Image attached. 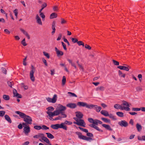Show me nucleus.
I'll return each instance as SVG.
<instances>
[{"label":"nucleus","instance_id":"obj_1","mask_svg":"<svg viewBox=\"0 0 145 145\" xmlns=\"http://www.w3.org/2000/svg\"><path fill=\"white\" fill-rule=\"evenodd\" d=\"M77 105L80 106L86 107V108L89 109H94L97 112H99L101 109V107L98 106L96 105L92 104H88L86 103L83 102H78Z\"/></svg>","mask_w":145,"mask_h":145},{"label":"nucleus","instance_id":"obj_2","mask_svg":"<svg viewBox=\"0 0 145 145\" xmlns=\"http://www.w3.org/2000/svg\"><path fill=\"white\" fill-rule=\"evenodd\" d=\"M15 113L19 115L21 118H23L24 121L27 124H32V118L30 116L19 111H16Z\"/></svg>","mask_w":145,"mask_h":145},{"label":"nucleus","instance_id":"obj_3","mask_svg":"<svg viewBox=\"0 0 145 145\" xmlns=\"http://www.w3.org/2000/svg\"><path fill=\"white\" fill-rule=\"evenodd\" d=\"M33 137L34 138H40L41 139H39V140L41 142L42 141V140L45 142L47 144H49V140L46 137L44 136V134L42 133H39L38 134L34 135Z\"/></svg>","mask_w":145,"mask_h":145},{"label":"nucleus","instance_id":"obj_4","mask_svg":"<svg viewBox=\"0 0 145 145\" xmlns=\"http://www.w3.org/2000/svg\"><path fill=\"white\" fill-rule=\"evenodd\" d=\"M66 107L63 106L61 105H59L57 107L56 110L54 111V114L55 115H58L60 113H62L66 109Z\"/></svg>","mask_w":145,"mask_h":145},{"label":"nucleus","instance_id":"obj_5","mask_svg":"<svg viewBox=\"0 0 145 145\" xmlns=\"http://www.w3.org/2000/svg\"><path fill=\"white\" fill-rule=\"evenodd\" d=\"M51 127L54 129H58V128H62L65 130H67V127L64 125V123H61V124H56L52 125Z\"/></svg>","mask_w":145,"mask_h":145},{"label":"nucleus","instance_id":"obj_6","mask_svg":"<svg viewBox=\"0 0 145 145\" xmlns=\"http://www.w3.org/2000/svg\"><path fill=\"white\" fill-rule=\"evenodd\" d=\"M122 103L121 104V110H125L126 111H129L130 110L129 105L127 101H122Z\"/></svg>","mask_w":145,"mask_h":145},{"label":"nucleus","instance_id":"obj_7","mask_svg":"<svg viewBox=\"0 0 145 145\" xmlns=\"http://www.w3.org/2000/svg\"><path fill=\"white\" fill-rule=\"evenodd\" d=\"M57 99V95L56 94H54L52 98L50 97H47L46 98V99L48 102L54 103L56 102Z\"/></svg>","mask_w":145,"mask_h":145},{"label":"nucleus","instance_id":"obj_8","mask_svg":"<svg viewBox=\"0 0 145 145\" xmlns=\"http://www.w3.org/2000/svg\"><path fill=\"white\" fill-rule=\"evenodd\" d=\"M118 124L121 127H127L128 125V123L125 121L124 120H122L119 121Z\"/></svg>","mask_w":145,"mask_h":145},{"label":"nucleus","instance_id":"obj_9","mask_svg":"<svg viewBox=\"0 0 145 145\" xmlns=\"http://www.w3.org/2000/svg\"><path fill=\"white\" fill-rule=\"evenodd\" d=\"M118 68L121 70H125L126 71H128L129 69L131 68V67L128 65H127V66H119L118 67Z\"/></svg>","mask_w":145,"mask_h":145},{"label":"nucleus","instance_id":"obj_10","mask_svg":"<svg viewBox=\"0 0 145 145\" xmlns=\"http://www.w3.org/2000/svg\"><path fill=\"white\" fill-rule=\"evenodd\" d=\"M24 132L25 135H28L29 133L30 132V128L29 126H27L24 128Z\"/></svg>","mask_w":145,"mask_h":145},{"label":"nucleus","instance_id":"obj_11","mask_svg":"<svg viewBox=\"0 0 145 145\" xmlns=\"http://www.w3.org/2000/svg\"><path fill=\"white\" fill-rule=\"evenodd\" d=\"M35 19L36 20V22L39 24L42 25V22L41 20V19L39 17V14H37L36 15Z\"/></svg>","mask_w":145,"mask_h":145},{"label":"nucleus","instance_id":"obj_12","mask_svg":"<svg viewBox=\"0 0 145 145\" xmlns=\"http://www.w3.org/2000/svg\"><path fill=\"white\" fill-rule=\"evenodd\" d=\"M77 122L78 125L82 126L84 127H85L86 124L83 120L79 119Z\"/></svg>","mask_w":145,"mask_h":145},{"label":"nucleus","instance_id":"obj_13","mask_svg":"<svg viewBox=\"0 0 145 145\" xmlns=\"http://www.w3.org/2000/svg\"><path fill=\"white\" fill-rule=\"evenodd\" d=\"M34 72L33 71H31L29 74L30 79L32 82H34L35 81V77L34 76Z\"/></svg>","mask_w":145,"mask_h":145},{"label":"nucleus","instance_id":"obj_14","mask_svg":"<svg viewBox=\"0 0 145 145\" xmlns=\"http://www.w3.org/2000/svg\"><path fill=\"white\" fill-rule=\"evenodd\" d=\"M13 92L14 95V97H15L19 98H22V96L17 92V91L15 89L13 90Z\"/></svg>","mask_w":145,"mask_h":145},{"label":"nucleus","instance_id":"obj_15","mask_svg":"<svg viewBox=\"0 0 145 145\" xmlns=\"http://www.w3.org/2000/svg\"><path fill=\"white\" fill-rule=\"evenodd\" d=\"M54 113V112H53V113H50L48 112H47V114H48L49 116V119L51 120H54V119L52 118V117L54 116H57V115H55Z\"/></svg>","mask_w":145,"mask_h":145},{"label":"nucleus","instance_id":"obj_16","mask_svg":"<svg viewBox=\"0 0 145 145\" xmlns=\"http://www.w3.org/2000/svg\"><path fill=\"white\" fill-rule=\"evenodd\" d=\"M89 126L91 127L94 128V129L97 130V131L99 132H103V131L102 130L100 129L97 126L94 124H90L89 125Z\"/></svg>","mask_w":145,"mask_h":145},{"label":"nucleus","instance_id":"obj_17","mask_svg":"<svg viewBox=\"0 0 145 145\" xmlns=\"http://www.w3.org/2000/svg\"><path fill=\"white\" fill-rule=\"evenodd\" d=\"M20 30L27 37L28 39H30V37L28 33L23 29H20Z\"/></svg>","mask_w":145,"mask_h":145},{"label":"nucleus","instance_id":"obj_18","mask_svg":"<svg viewBox=\"0 0 145 145\" xmlns=\"http://www.w3.org/2000/svg\"><path fill=\"white\" fill-rule=\"evenodd\" d=\"M66 106L71 108H75L76 107V105L74 103H70L68 104Z\"/></svg>","mask_w":145,"mask_h":145},{"label":"nucleus","instance_id":"obj_19","mask_svg":"<svg viewBox=\"0 0 145 145\" xmlns=\"http://www.w3.org/2000/svg\"><path fill=\"white\" fill-rule=\"evenodd\" d=\"M76 117L79 119L81 118L83 116V114L80 112H76Z\"/></svg>","mask_w":145,"mask_h":145},{"label":"nucleus","instance_id":"obj_20","mask_svg":"<svg viewBox=\"0 0 145 145\" xmlns=\"http://www.w3.org/2000/svg\"><path fill=\"white\" fill-rule=\"evenodd\" d=\"M102 125L107 130L110 131L112 130V129L108 125L103 124H102Z\"/></svg>","mask_w":145,"mask_h":145},{"label":"nucleus","instance_id":"obj_21","mask_svg":"<svg viewBox=\"0 0 145 145\" xmlns=\"http://www.w3.org/2000/svg\"><path fill=\"white\" fill-rule=\"evenodd\" d=\"M101 113L105 116H109L108 112L106 110H102L101 111Z\"/></svg>","mask_w":145,"mask_h":145},{"label":"nucleus","instance_id":"obj_22","mask_svg":"<svg viewBox=\"0 0 145 145\" xmlns=\"http://www.w3.org/2000/svg\"><path fill=\"white\" fill-rule=\"evenodd\" d=\"M55 22H53L52 23V34L53 35L55 32Z\"/></svg>","mask_w":145,"mask_h":145},{"label":"nucleus","instance_id":"obj_23","mask_svg":"<svg viewBox=\"0 0 145 145\" xmlns=\"http://www.w3.org/2000/svg\"><path fill=\"white\" fill-rule=\"evenodd\" d=\"M136 127L138 131L140 132L141 131L142 129V126L140 125L137 123L136 125Z\"/></svg>","mask_w":145,"mask_h":145},{"label":"nucleus","instance_id":"obj_24","mask_svg":"<svg viewBox=\"0 0 145 145\" xmlns=\"http://www.w3.org/2000/svg\"><path fill=\"white\" fill-rule=\"evenodd\" d=\"M5 119L9 123H11L12 122V121L9 117L7 115H5L4 116Z\"/></svg>","mask_w":145,"mask_h":145},{"label":"nucleus","instance_id":"obj_25","mask_svg":"<svg viewBox=\"0 0 145 145\" xmlns=\"http://www.w3.org/2000/svg\"><path fill=\"white\" fill-rule=\"evenodd\" d=\"M102 122L101 121L97 119H95L94 120V123L93 124L98 125V124H102Z\"/></svg>","mask_w":145,"mask_h":145},{"label":"nucleus","instance_id":"obj_26","mask_svg":"<svg viewBox=\"0 0 145 145\" xmlns=\"http://www.w3.org/2000/svg\"><path fill=\"white\" fill-rule=\"evenodd\" d=\"M105 88L104 86H101L97 87L96 89V90L97 91H104L105 90Z\"/></svg>","mask_w":145,"mask_h":145},{"label":"nucleus","instance_id":"obj_27","mask_svg":"<svg viewBox=\"0 0 145 145\" xmlns=\"http://www.w3.org/2000/svg\"><path fill=\"white\" fill-rule=\"evenodd\" d=\"M46 109L48 110V111L46 112L47 114L48 112L50 113H53V112H51L54 110V108L52 106H50L47 108Z\"/></svg>","mask_w":145,"mask_h":145},{"label":"nucleus","instance_id":"obj_28","mask_svg":"<svg viewBox=\"0 0 145 145\" xmlns=\"http://www.w3.org/2000/svg\"><path fill=\"white\" fill-rule=\"evenodd\" d=\"M76 134L78 136L79 138L80 139H82L83 137H84V136L82 135V133L79 132H76Z\"/></svg>","mask_w":145,"mask_h":145},{"label":"nucleus","instance_id":"obj_29","mask_svg":"<svg viewBox=\"0 0 145 145\" xmlns=\"http://www.w3.org/2000/svg\"><path fill=\"white\" fill-rule=\"evenodd\" d=\"M57 16V14L55 13H53L51 14L50 16V19H53L55 18H56Z\"/></svg>","mask_w":145,"mask_h":145},{"label":"nucleus","instance_id":"obj_30","mask_svg":"<svg viewBox=\"0 0 145 145\" xmlns=\"http://www.w3.org/2000/svg\"><path fill=\"white\" fill-rule=\"evenodd\" d=\"M114 107L116 109H120L121 110V105L119 104H115L114 105Z\"/></svg>","mask_w":145,"mask_h":145},{"label":"nucleus","instance_id":"obj_31","mask_svg":"<svg viewBox=\"0 0 145 145\" xmlns=\"http://www.w3.org/2000/svg\"><path fill=\"white\" fill-rule=\"evenodd\" d=\"M66 82V78L65 76L63 77L62 79V85L64 86Z\"/></svg>","mask_w":145,"mask_h":145},{"label":"nucleus","instance_id":"obj_32","mask_svg":"<svg viewBox=\"0 0 145 145\" xmlns=\"http://www.w3.org/2000/svg\"><path fill=\"white\" fill-rule=\"evenodd\" d=\"M46 134L47 135V137L49 138L53 139L54 138V136L50 133H47Z\"/></svg>","mask_w":145,"mask_h":145},{"label":"nucleus","instance_id":"obj_33","mask_svg":"<svg viewBox=\"0 0 145 145\" xmlns=\"http://www.w3.org/2000/svg\"><path fill=\"white\" fill-rule=\"evenodd\" d=\"M101 119L105 123H110V120L107 118H101Z\"/></svg>","mask_w":145,"mask_h":145},{"label":"nucleus","instance_id":"obj_34","mask_svg":"<svg viewBox=\"0 0 145 145\" xmlns=\"http://www.w3.org/2000/svg\"><path fill=\"white\" fill-rule=\"evenodd\" d=\"M82 139L89 141H91V140H92V139L90 137H87L86 136H84V137H83Z\"/></svg>","mask_w":145,"mask_h":145},{"label":"nucleus","instance_id":"obj_35","mask_svg":"<svg viewBox=\"0 0 145 145\" xmlns=\"http://www.w3.org/2000/svg\"><path fill=\"white\" fill-rule=\"evenodd\" d=\"M118 73L119 76L121 77L125 78V74H123L119 70L118 71Z\"/></svg>","mask_w":145,"mask_h":145},{"label":"nucleus","instance_id":"obj_36","mask_svg":"<svg viewBox=\"0 0 145 145\" xmlns=\"http://www.w3.org/2000/svg\"><path fill=\"white\" fill-rule=\"evenodd\" d=\"M138 139L139 140L145 141V136H143L142 137L138 136Z\"/></svg>","mask_w":145,"mask_h":145},{"label":"nucleus","instance_id":"obj_37","mask_svg":"<svg viewBox=\"0 0 145 145\" xmlns=\"http://www.w3.org/2000/svg\"><path fill=\"white\" fill-rule=\"evenodd\" d=\"M116 114L118 116L120 117H122L123 116V113L121 112H117L116 113Z\"/></svg>","mask_w":145,"mask_h":145},{"label":"nucleus","instance_id":"obj_38","mask_svg":"<svg viewBox=\"0 0 145 145\" xmlns=\"http://www.w3.org/2000/svg\"><path fill=\"white\" fill-rule=\"evenodd\" d=\"M3 98L4 99L6 100H9L10 99L8 95H3Z\"/></svg>","mask_w":145,"mask_h":145},{"label":"nucleus","instance_id":"obj_39","mask_svg":"<svg viewBox=\"0 0 145 145\" xmlns=\"http://www.w3.org/2000/svg\"><path fill=\"white\" fill-rule=\"evenodd\" d=\"M56 54L57 55V56H62L63 54V52L59 50L58 51L57 53Z\"/></svg>","mask_w":145,"mask_h":145},{"label":"nucleus","instance_id":"obj_40","mask_svg":"<svg viewBox=\"0 0 145 145\" xmlns=\"http://www.w3.org/2000/svg\"><path fill=\"white\" fill-rule=\"evenodd\" d=\"M61 24L63 25L64 24H66L67 21L64 19L63 18H61Z\"/></svg>","mask_w":145,"mask_h":145},{"label":"nucleus","instance_id":"obj_41","mask_svg":"<svg viewBox=\"0 0 145 145\" xmlns=\"http://www.w3.org/2000/svg\"><path fill=\"white\" fill-rule=\"evenodd\" d=\"M136 89L137 91H141L142 90V89L141 86H138L136 87Z\"/></svg>","mask_w":145,"mask_h":145},{"label":"nucleus","instance_id":"obj_42","mask_svg":"<svg viewBox=\"0 0 145 145\" xmlns=\"http://www.w3.org/2000/svg\"><path fill=\"white\" fill-rule=\"evenodd\" d=\"M40 14H39V15L41 17V18H42V20H44V19L45 18V15H44V14L42 12V13H39Z\"/></svg>","mask_w":145,"mask_h":145},{"label":"nucleus","instance_id":"obj_43","mask_svg":"<svg viewBox=\"0 0 145 145\" xmlns=\"http://www.w3.org/2000/svg\"><path fill=\"white\" fill-rule=\"evenodd\" d=\"M68 93L69 94H70V96H73L75 97H77V95L74 93L70 92H69Z\"/></svg>","mask_w":145,"mask_h":145},{"label":"nucleus","instance_id":"obj_44","mask_svg":"<svg viewBox=\"0 0 145 145\" xmlns=\"http://www.w3.org/2000/svg\"><path fill=\"white\" fill-rule=\"evenodd\" d=\"M71 39L72 40V42L74 43L77 42L78 41L77 39L75 38L71 37Z\"/></svg>","mask_w":145,"mask_h":145},{"label":"nucleus","instance_id":"obj_45","mask_svg":"<svg viewBox=\"0 0 145 145\" xmlns=\"http://www.w3.org/2000/svg\"><path fill=\"white\" fill-rule=\"evenodd\" d=\"M43 54L46 57L48 58L49 59L50 58V55L48 53L45 52H43Z\"/></svg>","mask_w":145,"mask_h":145},{"label":"nucleus","instance_id":"obj_46","mask_svg":"<svg viewBox=\"0 0 145 145\" xmlns=\"http://www.w3.org/2000/svg\"><path fill=\"white\" fill-rule=\"evenodd\" d=\"M7 84L8 86L10 88H12V85L14 83L13 82L8 81L7 82Z\"/></svg>","mask_w":145,"mask_h":145},{"label":"nucleus","instance_id":"obj_47","mask_svg":"<svg viewBox=\"0 0 145 145\" xmlns=\"http://www.w3.org/2000/svg\"><path fill=\"white\" fill-rule=\"evenodd\" d=\"M42 129L43 130H46L47 129H49V128L46 126L45 125H43L41 127Z\"/></svg>","mask_w":145,"mask_h":145},{"label":"nucleus","instance_id":"obj_48","mask_svg":"<svg viewBox=\"0 0 145 145\" xmlns=\"http://www.w3.org/2000/svg\"><path fill=\"white\" fill-rule=\"evenodd\" d=\"M13 12L14 13L15 15L16 16V18H17L18 14V10L16 9L14 10Z\"/></svg>","mask_w":145,"mask_h":145},{"label":"nucleus","instance_id":"obj_49","mask_svg":"<svg viewBox=\"0 0 145 145\" xmlns=\"http://www.w3.org/2000/svg\"><path fill=\"white\" fill-rule=\"evenodd\" d=\"M64 123V125L65 124H66L68 125H70L72 124V122L70 121H69L67 120L65 121L64 123Z\"/></svg>","mask_w":145,"mask_h":145},{"label":"nucleus","instance_id":"obj_50","mask_svg":"<svg viewBox=\"0 0 145 145\" xmlns=\"http://www.w3.org/2000/svg\"><path fill=\"white\" fill-rule=\"evenodd\" d=\"M5 112L3 110L0 111V116L3 117L5 114Z\"/></svg>","mask_w":145,"mask_h":145},{"label":"nucleus","instance_id":"obj_51","mask_svg":"<svg viewBox=\"0 0 145 145\" xmlns=\"http://www.w3.org/2000/svg\"><path fill=\"white\" fill-rule=\"evenodd\" d=\"M132 110L134 111H138L140 110V108H133Z\"/></svg>","mask_w":145,"mask_h":145},{"label":"nucleus","instance_id":"obj_52","mask_svg":"<svg viewBox=\"0 0 145 145\" xmlns=\"http://www.w3.org/2000/svg\"><path fill=\"white\" fill-rule=\"evenodd\" d=\"M78 128L80 129L82 131L86 133H87L88 132V131L87 129L82 128L80 127H78Z\"/></svg>","mask_w":145,"mask_h":145},{"label":"nucleus","instance_id":"obj_53","mask_svg":"<svg viewBox=\"0 0 145 145\" xmlns=\"http://www.w3.org/2000/svg\"><path fill=\"white\" fill-rule=\"evenodd\" d=\"M21 43L24 46L27 45V44L25 42V39H24L21 42Z\"/></svg>","mask_w":145,"mask_h":145},{"label":"nucleus","instance_id":"obj_54","mask_svg":"<svg viewBox=\"0 0 145 145\" xmlns=\"http://www.w3.org/2000/svg\"><path fill=\"white\" fill-rule=\"evenodd\" d=\"M77 43L79 46L82 45L83 46H84V44L82 41H78Z\"/></svg>","mask_w":145,"mask_h":145},{"label":"nucleus","instance_id":"obj_55","mask_svg":"<svg viewBox=\"0 0 145 145\" xmlns=\"http://www.w3.org/2000/svg\"><path fill=\"white\" fill-rule=\"evenodd\" d=\"M34 128L37 130H40L42 129V127L40 126H35Z\"/></svg>","mask_w":145,"mask_h":145},{"label":"nucleus","instance_id":"obj_56","mask_svg":"<svg viewBox=\"0 0 145 145\" xmlns=\"http://www.w3.org/2000/svg\"><path fill=\"white\" fill-rule=\"evenodd\" d=\"M94 120L91 118H88V121H89L90 123H92L93 124Z\"/></svg>","mask_w":145,"mask_h":145},{"label":"nucleus","instance_id":"obj_57","mask_svg":"<svg viewBox=\"0 0 145 145\" xmlns=\"http://www.w3.org/2000/svg\"><path fill=\"white\" fill-rule=\"evenodd\" d=\"M109 116L110 118H112L113 120H114L115 119V118L114 116V115H113L112 114H109V116Z\"/></svg>","mask_w":145,"mask_h":145},{"label":"nucleus","instance_id":"obj_58","mask_svg":"<svg viewBox=\"0 0 145 145\" xmlns=\"http://www.w3.org/2000/svg\"><path fill=\"white\" fill-rule=\"evenodd\" d=\"M85 48L89 50H91V47L90 46L87 44H86L85 45Z\"/></svg>","mask_w":145,"mask_h":145},{"label":"nucleus","instance_id":"obj_59","mask_svg":"<svg viewBox=\"0 0 145 145\" xmlns=\"http://www.w3.org/2000/svg\"><path fill=\"white\" fill-rule=\"evenodd\" d=\"M21 86L22 87H23L24 89H28V87L27 86L24 85V84L23 83H22L21 84Z\"/></svg>","mask_w":145,"mask_h":145},{"label":"nucleus","instance_id":"obj_60","mask_svg":"<svg viewBox=\"0 0 145 145\" xmlns=\"http://www.w3.org/2000/svg\"><path fill=\"white\" fill-rule=\"evenodd\" d=\"M113 62L114 64L115 65H118L119 64V62L115 60H113Z\"/></svg>","mask_w":145,"mask_h":145},{"label":"nucleus","instance_id":"obj_61","mask_svg":"<svg viewBox=\"0 0 145 145\" xmlns=\"http://www.w3.org/2000/svg\"><path fill=\"white\" fill-rule=\"evenodd\" d=\"M42 60L44 64L45 65H46V66H47L48 64L47 63V62L46 60L44 58H42Z\"/></svg>","mask_w":145,"mask_h":145},{"label":"nucleus","instance_id":"obj_62","mask_svg":"<svg viewBox=\"0 0 145 145\" xmlns=\"http://www.w3.org/2000/svg\"><path fill=\"white\" fill-rule=\"evenodd\" d=\"M47 4L45 3H44L41 6V8H44L47 6Z\"/></svg>","mask_w":145,"mask_h":145},{"label":"nucleus","instance_id":"obj_63","mask_svg":"<svg viewBox=\"0 0 145 145\" xmlns=\"http://www.w3.org/2000/svg\"><path fill=\"white\" fill-rule=\"evenodd\" d=\"M61 44L62 45L64 49L65 50H66L67 49L66 47V46L65 44L63 42H61Z\"/></svg>","mask_w":145,"mask_h":145},{"label":"nucleus","instance_id":"obj_64","mask_svg":"<svg viewBox=\"0 0 145 145\" xmlns=\"http://www.w3.org/2000/svg\"><path fill=\"white\" fill-rule=\"evenodd\" d=\"M2 72L5 74H7V70L6 69L4 68H2Z\"/></svg>","mask_w":145,"mask_h":145}]
</instances>
